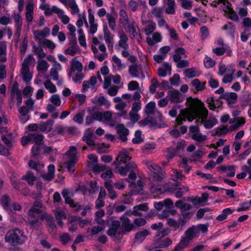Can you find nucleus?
<instances>
[{"label": "nucleus", "mask_w": 251, "mask_h": 251, "mask_svg": "<svg viewBox=\"0 0 251 251\" xmlns=\"http://www.w3.org/2000/svg\"><path fill=\"white\" fill-rule=\"evenodd\" d=\"M204 65L206 68H210L215 64V62L210 57L206 56L204 60Z\"/></svg>", "instance_id": "nucleus-62"}, {"label": "nucleus", "mask_w": 251, "mask_h": 251, "mask_svg": "<svg viewBox=\"0 0 251 251\" xmlns=\"http://www.w3.org/2000/svg\"><path fill=\"white\" fill-rule=\"evenodd\" d=\"M228 129H227L226 126H223L222 127H218L216 129V132L213 135H218L221 136L223 135H225L228 132Z\"/></svg>", "instance_id": "nucleus-61"}, {"label": "nucleus", "mask_w": 251, "mask_h": 251, "mask_svg": "<svg viewBox=\"0 0 251 251\" xmlns=\"http://www.w3.org/2000/svg\"><path fill=\"white\" fill-rule=\"evenodd\" d=\"M120 162L123 163H126L127 161H129L131 159V157L129 156L125 149L123 151L120 152L118 155Z\"/></svg>", "instance_id": "nucleus-33"}, {"label": "nucleus", "mask_w": 251, "mask_h": 251, "mask_svg": "<svg viewBox=\"0 0 251 251\" xmlns=\"http://www.w3.org/2000/svg\"><path fill=\"white\" fill-rule=\"evenodd\" d=\"M4 239L5 242L10 246L16 247L24 244L27 240V237L23 229L14 228L7 232Z\"/></svg>", "instance_id": "nucleus-2"}, {"label": "nucleus", "mask_w": 251, "mask_h": 251, "mask_svg": "<svg viewBox=\"0 0 251 251\" xmlns=\"http://www.w3.org/2000/svg\"><path fill=\"white\" fill-rule=\"evenodd\" d=\"M191 138L197 142H201L206 140L207 136L206 135H202L199 132L197 133L193 134L191 135Z\"/></svg>", "instance_id": "nucleus-48"}, {"label": "nucleus", "mask_w": 251, "mask_h": 251, "mask_svg": "<svg viewBox=\"0 0 251 251\" xmlns=\"http://www.w3.org/2000/svg\"><path fill=\"white\" fill-rule=\"evenodd\" d=\"M165 173L164 171L153 173L152 176V180L158 182H161L165 176Z\"/></svg>", "instance_id": "nucleus-44"}, {"label": "nucleus", "mask_w": 251, "mask_h": 251, "mask_svg": "<svg viewBox=\"0 0 251 251\" xmlns=\"http://www.w3.org/2000/svg\"><path fill=\"white\" fill-rule=\"evenodd\" d=\"M78 221H69L67 226L68 229L70 232H74L77 228Z\"/></svg>", "instance_id": "nucleus-55"}, {"label": "nucleus", "mask_w": 251, "mask_h": 251, "mask_svg": "<svg viewBox=\"0 0 251 251\" xmlns=\"http://www.w3.org/2000/svg\"><path fill=\"white\" fill-rule=\"evenodd\" d=\"M156 105L154 101H151L147 103L145 107L144 112L147 116L154 115L158 112L156 110Z\"/></svg>", "instance_id": "nucleus-13"}, {"label": "nucleus", "mask_w": 251, "mask_h": 251, "mask_svg": "<svg viewBox=\"0 0 251 251\" xmlns=\"http://www.w3.org/2000/svg\"><path fill=\"white\" fill-rule=\"evenodd\" d=\"M172 240L170 238H167L165 240H159L157 244L158 248H166L172 244Z\"/></svg>", "instance_id": "nucleus-37"}, {"label": "nucleus", "mask_w": 251, "mask_h": 251, "mask_svg": "<svg viewBox=\"0 0 251 251\" xmlns=\"http://www.w3.org/2000/svg\"><path fill=\"white\" fill-rule=\"evenodd\" d=\"M205 84V82L201 83L198 79H194L191 83V85L195 88L197 91H200L203 90Z\"/></svg>", "instance_id": "nucleus-32"}, {"label": "nucleus", "mask_w": 251, "mask_h": 251, "mask_svg": "<svg viewBox=\"0 0 251 251\" xmlns=\"http://www.w3.org/2000/svg\"><path fill=\"white\" fill-rule=\"evenodd\" d=\"M79 49L78 46L77 44L76 41H74L73 45L69 48H67L65 50V52L66 54H68L72 56L75 55Z\"/></svg>", "instance_id": "nucleus-30"}, {"label": "nucleus", "mask_w": 251, "mask_h": 251, "mask_svg": "<svg viewBox=\"0 0 251 251\" xmlns=\"http://www.w3.org/2000/svg\"><path fill=\"white\" fill-rule=\"evenodd\" d=\"M44 136L41 134L30 133L28 134V140L32 143L42 144L43 143V140Z\"/></svg>", "instance_id": "nucleus-18"}, {"label": "nucleus", "mask_w": 251, "mask_h": 251, "mask_svg": "<svg viewBox=\"0 0 251 251\" xmlns=\"http://www.w3.org/2000/svg\"><path fill=\"white\" fill-rule=\"evenodd\" d=\"M148 210L149 207L148 204L145 203L135 206L133 207V210L132 211V213H133V215L136 216H141L142 214L140 211H147Z\"/></svg>", "instance_id": "nucleus-11"}, {"label": "nucleus", "mask_w": 251, "mask_h": 251, "mask_svg": "<svg viewBox=\"0 0 251 251\" xmlns=\"http://www.w3.org/2000/svg\"><path fill=\"white\" fill-rule=\"evenodd\" d=\"M84 111H81L77 113L75 116L73 118V120L79 124H81L83 122V117L84 116Z\"/></svg>", "instance_id": "nucleus-51"}, {"label": "nucleus", "mask_w": 251, "mask_h": 251, "mask_svg": "<svg viewBox=\"0 0 251 251\" xmlns=\"http://www.w3.org/2000/svg\"><path fill=\"white\" fill-rule=\"evenodd\" d=\"M187 221H167V224L173 228V230H176L180 226H183L186 223Z\"/></svg>", "instance_id": "nucleus-21"}, {"label": "nucleus", "mask_w": 251, "mask_h": 251, "mask_svg": "<svg viewBox=\"0 0 251 251\" xmlns=\"http://www.w3.org/2000/svg\"><path fill=\"white\" fill-rule=\"evenodd\" d=\"M42 206L39 201H35L33 206L28 211V215L31 218H35L36 220H52V217L47 213H42L40 208Z\"/></svg>", "instance_id": "nucleus-3"}, {"label": "nucleus", "mask_w": 251, "mask_h": 251, "mask_svg": "<svg viewBox=\"0 0 251 251\" xmlns=\"http://www.w3.org/2000/svg\"><path fill=\"white\" fill-rule=\"evenodd\" d=\"M55 166L53 164H50L48 166V173L44 175L43 172L39 174V177H42L45 180L49 182L52 180L54 177Z\"/></svg>", "instance_id": "nucleus-10"}, {"label": "nucleus", "mask_w": 251, "mask_h": 251, "mask_svg": "<svg viewBox=\"0 0 251 251\" xmlns=\"http://www.w3.org/2000/svg\"><path fill=\"white\" fill-rule=\"evenodd\" d=\"M197 231L195 226H192L185 231L184 236L191 241L194 238L199 237Z\"/></svg>", "instance_id": "nucleus-12"}, {"label": "nucleus", "mask_w": 251, "mask_h": 251, "mask_svg": "<svg viewBox=\"0 0 251 251\" xmlns=\"http://www.w3.org/2000/svg\"><path fill=\"white\" fill-rule=\"evenodd\" d=\"M109 27L113 30H115L116 27L115 19L109 13L106 14Z\"/></svg>", "instance_id": "nucleus-46"}, {"label": "nucleus", "mask_w": 251, "mask_h": 251, "mask_svg": "<svg viewBox=\"0 0 251 251\" xmlns=\"http://www.w3.org/2000/svg\"><path fill=\"white\" fill-rule=\"evenodd\" d=\"M32 61H34V58H33V55L32 54L28 55V56L24 59L22 64V68H25V69L27 68V69H29V67L31 64V62Z\"/></svg>", "instance_id": "nucleus-47"}, {"label": "nucleus", "mask_w": 251, "mask_h": 251, "mask_svg": "<svg viewBox=\"0 0 251 251\" xmlns=\"http://www.w3.org/2000/svg\"><path fill=\"white\" fill-rule=\"evenodd\" d=\"M71 156L72 160H68L65 163V165L69 172L74 173L75 171V165L76 163L77 159L76 156H75L74 154Z\"/></svg>", "instance_id": "nucleus-20"}, {"label": "nucleus", "mask_w": 251, "mask_h": 251, "mask_svg": "<svg viewBox=\"0 0 251 251\" xmlns=\"http://www.w3.org/2000/svg\"><path fill=\"white\" fill-rule=\"evenodd\" d=\"M151 85L150 86V91L151 93L153 94L156 91V88L159 86V83L157 79L155 78L151 80Z\"/></svg>", "instance_id": "nucleus-59"}, {"label": "nucleus", "mask_w": 251, "mask_h": 251, "mask_svg": "<svg viewBox=\"0 0 251 251\" xmlns=\"http://www.w3.org/2000/svg\"><path fill=\"white\" fill-rule=\"evenodd\" d=\"M71 240L70 235L67 232L63 233L60 236V241L63 245H66Z\"/></svg>", "instance_id": "nucleus-52"}, {"label": "nucleus", "mask_w": 251, "mask_h": 251, "mask_svg": "<svg viewBox=\"0 0 251 251\" xmlns=\"http://www.w3.org/2000/svg\"><path fill=\"white\" fill-rule=\"evenodd\" d=\"M50 100L56 106H59L61 104L60 97L57 94L53 95L51 97Z\"/></svg>", "instance_id": "nucleus-60"}, {"label": "nucleus", "mask_w": 251, "mask_h": 251, "mask_svg": "<svg viewBox=\"0 0 251 251\" xmlns=\"http://www.w3.org/2000/svg\"><path fill=\"white\" fill-rule=\"evenodd\" d=\"M141 131L137 130L135 133V137L132 139V143L134 144H139L143 142V139L141 138Z\"/></svg>", "instance_id": "nucleus-54"}, {"label": "nucleus", "mask_w": 251, "mask_h": 251, "mask_svg": "<svg viewBox=\"0 0 251 251\" xmlns=\"http://www.w3.org/2000/svg\"><path fill=\"white\" fill-rule=\"evenodd\" d=\"M186 104L188 107L181 109L176 119L177 124L181 125L186 119L189 122H192L196 118L201 120L199 122L203 124L204 126L207 129L211 128L217 123V120L215 118L206 120L208 116V110L204 106V103L198 98H188Z\"/></svg>", "instance_id": "nucleus-1"}, {"label": "nucleus", "mask_w": 251, "mask_h": 251, "mask_svg": "<svg viewBox=\"0 0 251 251\" xmlns=\"http://www.w3.org/2000/svg\"><path fill=\"white\" fill-rule=\"evenodd\" d=\"M97 223L99 225L97 226H93L91 230V234L96 235L101 231L103 230L107 225L110 224V221H96Z\"/></svg>", "instance_id": "nucleus-8"}, {"label": "nucleus", "mask_w": 251, "mask_h": 251, "mask_svg": "<svg viewBox=\"0 0 251 251\" xmlns=\"http://www.w3.org/2000/svg\"><path fill=\"white\" fill-rule=\"evenodd\" d=\"M139 124L141 126H146L148 124H150V126L154 127L153 125V118L152 117L148 116L144 120H141L139 122Z\"/></svg>", "instance_id": "nucleus-43"}, {"label": "nucleus", "mask_w": 251, "mask_h": 251, "mask_svg": "<svg viewBox=\"0 0 251 251\" xmlns=\"http://www.w3.org/2000/svg\"><path fill=\"white\" fill-rule=\"evenodd\" d=\"M148 168L151 171L153 174L156 172H159L163 171L161 168L157 165L154 164L151 162H148L146 163Z\"/></svg>", "instance_id": "nucleus-41"}, {"label": "nucleus", "mask_w": 251, "mask_h": 251, "mask_svg": "<svg viewBox=\"0 0 251 251\" xmlns=\"http://www.w3.org/2000/svg\"><path fill=\"white\" fill-rule=\"evenodd\" d=\"M125 164V166L118 167V173L123 176H126L128 172L134 171L137 168L136 164L134 162H129Z\"/></svg>", "instance_id": "nucleus-5"}, {"label": "nucleus", "mask_w": 251, "mask_h": 251, "mask_svg": "<svg viewBox=\"0 0 251 251\" xmlns=\"http://www.w3.org/2000/svg\"><path fill=\"white\" fill-rule=\"evenodd\" d=\"M227 9L229 11V18L234 21H237L239 19L238 15L230 7L231 6V3L229 1H226Z\"/></svg>", "instance_id": "nucleus-39"}, {"label": "nucleus", "mask_w": 251, "mask_h": 251, "mask_svg": "<svg viewBox=\"0 0 251 251\" xmlns=\"http://www.w3.org/2000/svg\"><path fill=\"white\" fill-rule=\"evenodd\" d=\"M0 203L5 210H8L11 209V199L8 195H4L2 196Z\"/></svg>", "instance_id": "nucleus-24"}, {"label": "nucleus", "mask_w": 251, "mask_h": 251, "mask_svg": "<svg viewBox=\"0 0 251 251\" xmlns=\"http://www.w3.org/2000/svg\"><path fill=\"white\" fill-rule=\"evenodd\" d=\"M22 179L25 180L30 185L33 184V182L36 180V177L34 176L33 173L31 172H28L26 175L24 176Z\"/></svg>", "instance_id": "nucleus-34"}, {"label": "nucleus", "mask_w": 251, "mask_h": 251, "mask_svg": "<svg viewBox=\"0 0 251 251\" xmlns=\"http://www.w3.org/2000/svg\"><path fill=\"white\" fill-rule=\"evenodd\" d=\"M156 27V25L153 22H150V24L147 26V27L145 29L146 34L149 35L152 33L155 30Z\"/></svg>", "instance_id": "nucleus-56"}, {"label": "nucleus", "mask_w": 251, "mask_h": 251, "mask_svg": "<svg viewBox=\"0 0 251 251\" xmlns=\"http://www.w3.org/2000/svg\"><path fill=\"white\" fill-rule=\"evenodd\" d=\"M55 215L56 220H63L66 218L65 212L59 208L56 209Z\"/></svg>", "instance_id": "nucleus-64"}, {"label": "nucleus", "mask_w": 251, "mask_h": 251, "mask_svg": "<svg viewBox=\"0 0 251 251\" xmlns=\"http://www.w3.org/2000/svg\"><path fill=\"white\" fill-rule=\"evenodd\" d=\"M177 214V211L174 209H164L161 214H159L158 216L160 219L167 218L170 215H176Z\"/></svg>", "instance_id": "nucleus-29"}, {"label": "nucleus", "mask_w": 251, "mask_h": 251, "mask_svg": "<svg viewBox=\"0 0 251 251\" xmlns=\"http://www.w3.org/2000/svg\"><path fill=\"white\" fill-rule=\"evenodd\" d=\"M185 75L188 78H192L199 75V73L196 70L195 68L187 69L184 72Z\"/></svg>", "instance_id": "nucleus-38"}, {"label": "nucleus", "mask_w": 251, "mask_h": 251, "mask_svg": "<svg viewBox=\"0 0 251 251\" xmlns=\"http://www.w3.org/2000/svg\"><path fill=\"white\" fill-rule=\"evenodd\" d=\"M232 211L229 208H226L223 211L222 214L217 217V220H225L228 214H231Z\"/></svg>", "instance_id": "nucleus-58"}, {"label": "nucleus", "mask_w": 251, "mask_h": 251, "mask_svg": "<svg viewBox=\"0 0 251 251\" xmlns=\"http://www.w3.org/2000/svg\"><path fill=\"white\" fill-rule=\"evenodd\" d=\"M122 223L121 227L124 229L126 232H129L134 228V225L129 223L130 221H122Z\"/></svg>", "instance_id": "nucleus-42"}, {"label": "nucleus", "mask_w": 251, "mask_h": 251, "mask_svg": "<svg viewBox=\"0 0 251 251\" xmlns=\"http://www.w3.org/2000/svg\"><path fill=\"white\" fill-rule=\"evenodd\" d=\"M71 67H72V71L75 72L77 71L78 72H81L83 69L82 64L77 60L74 58L71 61Z\"/></svg>", "instance_id": "nucleus-26"}, {"label": "nucleus", "mask_w": 251, "mask_h": 251, "mask_svg": "<svg viewBox=\"0 0 251 251\" xmlns=\"http://www.w3.org/2000/svg\"><path fill=\"white\" fill-rule=\"evenodd\" d=\"M32 153L33 157L38 158L43 153V143L35 144L32 148Z\"/></svg>", "instance_id": "nucleus-16"}, {"label": "nucleus", "mask_w": 251, "mask_h": 251, "mask_svg": "<svg viewBox=\"0 0 251 251\" xmlns=\"http://www.w3.org/2000/svg\"><path fill=\"white\" fill-rule=\"evenodd\" d=\"M18 92H21L19 89V84L18 82H15L11 87L10 92V99L12 101L13 100L15 94L18 93Z\"/></svg>", "instance_id": "nucleus-45"}, {"label": "nucleus", "mask_w": 251, "mask_h": 251, "mask_svg": "<svg viewBox=\"0 0 251 251\" xmlns=\"http://www.w3.org/2000/svg\"><path fill=\"white\" fill-rule=\"evenodd\" d=\"M62 195L65 199V203L68 204H73L74 200L71 198V197L73 196L72 192L67 189H64L62 191Z\"/></svg>", "instance_id": "nucleus-23"}, {"label": "nucleus", "mask_w": 251, "mask_h": 251, "mask_svg": "<svg viewBox=\"0 0 251 251\" xmlns=\"http://www.w3.org/2000/svg\"><path fill=\"white\" fill-rule=\"evenodd\" d=\"M153 118V125L154 127H161L163 124V116L160 112H156V113Z\"/></svg>", "instance_id": "nucleus-25"}, {"label": "nucleus", "mask_w": 251, "mask_h": 251, "mask_svg": "<svg viewBox=\"0 0 251 251\" xmlns=\"http://www.w3.org/2000/svg\"><path fill=\"white\" fill-rule=\"evenodd\" d=\"M206 102L209 104V107L211 110H215L216 108H219L223 104V101L220 99L215 100L213 97L207 99Z\"/></svg>", "instance_id": "nucleus-14"}, {"label": "nucleus", "mask_w": 251, "mask_h": 251, "mask_svg": "<svg viewBox=\"0 0 251 251\" xmlns=\"http://www.w3.org/2000/svg\"><path fill=\"white\" fill-rule=\"evenodd\" d=\"M94 134L92 132H85L82 137V140L85 141L89 146H94V141L93 139Z\"/></svg>", "instance_id": "nucleus-27"}, {"label": "nucleus", "mask_w": 251, "mask_h": 251, "mask_svg": "<svg viewBox=\"0 0 251 251\" xmlns=\"http://www.w3.org/2000/svg\"><path fill=\"white\" fill-rule=\"evenodd\" d=\"M167 98L173 103L181 102L184 100L181 93L175 89L168 91Z\"/></svg>", "instance_id": "nucleus-4"}, {"label": "nucleus", "mask_w": 251, "mask_h": 251, "mask_svg": "<svg viewBox=\"0 0 251 251\" xmlns=\"http://www.w3.org/2000/svg\"><path fill=\"white\" fill-rule=\"evenodd\" d=\"M40 46L46 45L49 49L53 50L55 48V45L51 41L45 39L42 42L39 43Z\"/></svg>", "instance_id": "nucleus-57"}, {"label": "nucleus", "mask_w": 251, "mask_h": 251, "mask_svg": "<svg viewBox=\"0 0 251 251\" xmlns=\"http://www.w3.org/2000/svg\"><path fill=\"white\" fill-rule=\"evenodd\" d=\"M111 224L110 223L109 225V227L107 230V234L108 236L114 237L116 235L117 229L120 227L121 225V221H111Z\"/></svg>", "instance_id": "nucleus-9"}, {"label": "nucleus", "mask_w": 251, "mask_h": 251, "mask_svg": "<svg viewBox=\"0 0 251 251\" xmlns=\"http://www.w3.org/2000/svg\"><path fill=\"white\" fill-rule=\"evenodd\" d=\"M119 37L120 40L118 42L119 46L124 49H127L128 47V45L127 43L128 41L127 36L125 33H122L120 34Z\"/></svg>", "instance_id": "nucleus-28"}, {"label": "nucleus", "mask_w": 251, "mask_h": 251, "mask_svg": "<svg viewBox=\"0 0 251 251\" xmlns=\"http://www.w3.org/2000/svg\"><path fill=\"white\" fill-rule=\"evenodd\" d=\"M139 67L137 63L129 66V73L132 77H139Z\"/></svg>", "instance_id": "nucleus-35"}, {"label": "nucleus", "mask_w": 251, "mask_h": 251, "mask_svg": "<svg viewBox=\"0 0 251 251\" xmlns=\"http://www.w3.org/2000/svg\"><path fill=\"white\" fill-rule=\"evenodd\" d=\"M209 226L208 224H198L197 226H195L196 229L197 230V234L198 236L200 235V232H201L202 233H205L208 231V228Z\"/></svg>", "instance_id": "nucleus-40"}, {"label": "nucleus", "mask_w": 251, "mask_h": 251, "mask_svg": "<svg viewBox=\"0 0 251 251\" xmlns=\"http://www.w3.org/2000/svg\"><path fill=\"white\" fill-rule=\"evenodd\" d=\"M48 64L45 60L38 61L37 69L38 71H46L48 68Z\"/></svg>", "instance_id": "nucleus-50"}, {"label": "nucleus", "mask_w": 251, "mask_h": 251, "mask_svg": "<svg viewBox=\"0 0 251 251\" xmlns=\"http://www.w3.org/2000/svg\"><path fill=\"white\" fill-rule=\"evenodd\" d=\"M46 222L49 232H55L56 229V226L55 223V221H46Z\"/></svg>", "instance_id": "nucleus-53"}, {"label": "nucleus", "mask_w": 251, "mask_h": 251, "mask_svg": "<svg viewBox=\"0 0 251 251\" xmlns=\"http://www.w3.org/2000/svg\"><path fill=\"white\" fill-rule=\"evenodd\" d=\"M7 46L5 42H0V62L4 63L7 61Z\"/></svg>", "instance_id": "nucleus-17"}, {"label": "nucleus", "mask_w": 251, "mask_h": 251, "mask_svg": "<svg viewBox=\"0 0 251 251\" xmlns=\"http://www.w3.org/2000/svg\"><path fill=\"white\" fill-rule=\"evenodd\" d=\"M162 67H160L158 70V75L159 76L164 77L167 75V73L168 72L170 75L171 73V66L169 63L165 62L163 64Z\"/></svg>", "instance_id": "nucleus-15"}, {"label": "nucleus", "mask_w": 251, "mask_h": 251, "mask_svg": "<svg viewBox=\"0 0 251 251\" xmlns=\"http://www.w3.org/2000/svg\"><path fill=\"white\" fill-rule=\"evenodd\" d=\"M152 36V38L147 37L146 39L147 43L151 46H153L155 43L160 42L162 40L160 34L157 32H154Z\"/></svg>", "instance_id": "nucleus-19"}, {"label": "nucleus", "mask_w": 251, "mask_h": 251, "mask_svg": "<svg viewBox=\"0 0 251 251\" xmlns=\"http://www.w3.org/2000/svg\"><path fill=\"white\" fill-rule=\"evenodd\" d=\"M116 129L117 132L119 135V138L123 142H126L127 140V135L129 134V130L126 128L124 125L119 124L116 126Z\"/></svg>", "instance_id": "nucleus-7"}, {"label": "nucleus", "mask_w": 251, "mask_h": 251, "mask_svg": "<svg viewBox=\"0 0 251 251\" xmlns=\"http://www.w3.org/2000/svg\"><path fill=\"white\" fill-rule=\"evenodd\" d=\"M21 72L24 81L26 83L29 82L32 78V74L29 72V69L22 68Z\"/></svg>", "instance_id": "nucleus-31"}, {"label": "nucleus", "mask_w": 251, "mask_h": 251, "mask_svg": "<svg viewBox=\"0 0 251 251\" xmlns=\"http://www.w3.org/2000/svg\"><path fill=\"white\" fill-rule=\"evenodd\" d=\"M41 46L37 47L35 45L33 46V52L38 55L39 59L44 58L46 56V53L44 52L43 49Z\"/></svg>", "instance_id": "nucleus-36"}, {"label": "nucleus", "mask_w": 251, "mask_h": 251, "mask_svg": "<svg viewBox=\"0 0 251 251\" xmlns=\"http://www.w3.org/2000/svg\"><path fill=\"white\" fill-rule=\"evenodd\" d=\"M35 38L39 41L42 40L46 36V34L42 30H36L34 32Z\"/></svg>", "instance_id": "nucleus-63"}, {"label": "nucleus", "mask_w": 251, "mask_h": 251, "mask_svg": "<svg viewBox=\"0 0 251 251\" xmlns=\"http://www.w3.org/2000/svg\"><path fill=\"white\" fill-rule=\"evenodd\" d=\"M151 234L149 230L146 229L138 231L137 232L133 239V242L135 243L140 244L143 242L146 238Z\"/></svg>", "instance_id": "nucleus-6"}, {"label": "nucleus", "mask_w": 251, "mask_h": 251, "mask_svg": "<svg viewBox=\"0 0 251 251\" xmlns=\"http://www.w3.org/2000/svg\"><path fill=\"white\" fill-rule=\"evenodd\" d=\"M233 122H236V123L229 127V129L231 131L235 130L239 128L241 125L244 124L245 123V119L243 117L234 118L233 121L232 122L230 121L229 123H232Z\"/></svg>", "instance_id": "nucleus-22"}, {"label": "nucleus", "mask_w": 251, "mask_h": 251, "mask_svg": "<svg viewBox=\"0 0 251 251\" xmlns=\"http://www.w3.org/2000/svg\"><path fill=\"white\" fill-rule=\"evenodd\" d=\"M44 85L45 88L51 93L56 91L55 86L50 80H46L44 83Z\"/></svg>", "instance_id": "nucleus-49"}]
</instances>
